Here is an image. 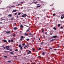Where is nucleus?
Listing matches in <instances>:
<instances>
[{
    "mask_svg": "<svg viewBox=\"0 0 64 64\" xmlns=\"http://www.w3.org/2000/svg\"><path fill=\"white\" fill-rule=\"evenodd\" d=\"M6 49L7 50H9L10 48H9V46H6Z\"/></svg>",
    "mask_w": 64,
    "mask_h": 64,
    "instance_id": "nucleus-1",
    "label": "nucleus"
},
{
    "mask_svg": "<svg viewBox=\"0 0 64 64\" xmlns=\"http://www.w3.org/2000/svg\"><path fill=\"white\" fill-rule=\"evenodd\" d=\"M19 47H20V48L21 49V50H22V47H23V46H21V45H20L19 46Z\"/></svg>",
    "mask_w": 64,
    "mask_h": 64,
    "instance_id": "nucleus-2",
    "label": "nucleus"
},
{
    "mask_svg": "<svg viewBox=\"0 0 64 64\" xmlns=\"http://www.w3.org/2000/svg\"><path fill=\"white\" fill-rule=\"evenodd\" d=\"M11 33L10 31H8L6 32V33L7 34H9V33Z\"/></svg>",
    "mask_w": 64,
    "mask_h": 64,
    "instance_id": "nucleus-3",
    "label": "nucleus"
},
{
    "mask_svg": "<svg viewBox=\"0 0 64 64\" xmlns=\"http://www.w3.org/2000/svg\"><path fill=\"white\" fill-rule=\"evenodd\" d=\"M27 16V15L26 14H24L23 15H22V17H25V16Z\"/></svg>",
    "mask_w": 64,
    "mask_h": 64,
    "instance_id": "nucleus-4",
    "label": "nucleus"
},
{
    "mask_svg": "<svg viewBox=\"0 0 64 64\" xmlns=\"http://www.w3.org/2000/svg\"><path fill=\"white\" fill-rule=\"evenodd\" d=\"M50 37H51V38H56V36H54L52 37L50 36Z\"/></svg>",
    "mask_w": 64,
    "mask_h": 64,
    "instance_id": "nucleus-5",
    "label": "nucleus"
},
{
    "mask_svg": "<svg viewBox=\"0 0 64 64\" xmlns=\"http://www.w3.org/2000/svg\"><path fill=\"white\" fill-rule=\"evenodd\" d=\"M17 10H13L12 12H16L17 11Z\"/></svg>",
    "mask_w": 64,
    "mask_h": 64,
    "instance_id": "nucleus-6",
    "label": "nucleus"
},
{
    "mask_svg": "<svg viewBox=\"0 0 64 64\" xmlns=\"http://www.w3.org/2000/svg\"><path fill=\"white\" fill-rule=\"evenodd\" d=\"M30 30V28H28L26 30V32H28V31Z\"/></svg>",
    "mask_w": 64,
    "mask_h": 64,
    "instance_id": "nucleus-7",
    "label": "nucleus"
},
{
    "mask_svg": "<svg viewBox=\"0 0 64 64\" xmlns=\"http://www.w3.org/2000/svg\"><path fill=\"white\" fill-rule=\"evenodd\" d=\"M24 35L26 36H28V34H27L26 33H25L24 34Z\"/></svg>",
    "mask_w": 64,
    "mask_h": 64,
    "instance_id": "nucleus-8",
    "label": "nucleus"
},
{
    "mask_svg": "<svg viewBox=\"0 0 64 64\" xmlns=\"http://www.w3.org/2000/svg\"><path fill=\"white\" fill-rule=\"evenodd\" d=\"M17 13H14L13 14V15L14 16H15V15H17Z\"/></svg>",
    "mask_w": 64,
    "mask_h": 64,
    "instance_id": "nucleus-9",
    "label": "nucleus"
},
{
    "mask_svg": "<svg viewBox=\"0 0 64 64\" xmlns=\"http://www.w3.org/2000/svg\"><path fill=\"white\" fill-rule=\"evenodd\" d=\"M4 42H6H6H7L6 40H4Z\"/></svg>",
    "mask_w": 64,
    "mask_h": 64,
    "instance_id": "nucleus-10",
    "label": "nucleus"
},
{
    "mask_svg": "<svg viewBox=\"0 0 64 64\" xmlns=\"http://www.w3.org/2000/svg\"><path fill=\"white\" fill-rule=\"evenodd\" d=\"M8 17H11L12 16V14H10L8 16Z\"/></svg>",
    "mask_w": 64,
    "mask_h": 64,
    "instance_id": "nucleus-11",
    "label": "nucleus"
},
{
    "mask_svg": "<svg viewBox=\"0 0 64 64\" xmlns=\"http://www.w3.org/2000/svg\"><path fill=\"white\" fill-rule=\"evenodd\" d=\"M29 34L30 35L32 36V34H31V33L29 32Z\"/></svg>",
    "mask_w": 64,
    "mask_h": 64,
    "instance_id": "nucleus-12",
    "label": "nucleus"
},
{
    "mask_svg": "<svg viewBox=\"0 0 64 64\" xmlns=\"http://www.w3.org/2000/svg\"><path fill=\"white\" fill-rule=\"evenodd\" d=\"M10 54H14V52H10Z\"/></svg>",
    "mask_w": 64,
    "mask_h": 64,
    "instance_id": "nucleus-13",
    "label": "nucleus"
},
{
    "mask_svg": "<svg viewBox=\"0 0 64 64\" xmlns=\"http://www.w3.org/2000/svg\"><path fill=\"white\" fill-rule=\"evenodd\" d=\"M53 29H54V30H56V28L55 27H54V28Z\"/></svg>",
    "mask_w": 64,
    "mask_h": 64,
    "instance_id": "nucleus-14",
    "label": "nucleus"
},
{
    "mask_svg": "<svg viewBox=\"0 0 64 64\" xmlns=\"http://www.w3.org/2000/svg\"><path fill=\"white\" fill-rule=\"evenodd\" d=\"M20 27L21 28H23V26H22V25H21Z\"/></svg>",
    "mask_w": 64,
    "mask_h": 64,
    "instance_id": "nucleus-15",
    "label": "nucleus"
},
{
    "mask_svg": "<svg viewBox=\"0 0 64 64\" xmlns=\"http://www.w3.org/2000/svg\"><path fill=\"white\" fill-rule=\"evenodd\" d=\"M8 62L9 63H11V62L10 61V60L8 61Z\"/></svg>",
    "mask_w": 64,
    "mask_h": 64,
    "instance_id": "nucleus-16",
    "label": "nucleus"
},
{
    "mask_svg": "<svg viewBox=\"0 0 64 64\" xmlns=\"http://www.w3.org/2000/svg\"><path fill=\"white\" fill-rule=\"evenodd\" d=\"M60 25H61L60 24H59L58 25V27H60Z\"/></svg>",
    "mask_w": 64,
    "mask_h": 64,
    "instance_id": "nucleus-17",
    "label": "nucleus"
},
{
    "mask_svg": "<svg viewBox=\"0 0 64 64\" xmlns=\"http://www.w3.org/2000/svg\"><path fill=\"white\" fill-rule=\"evenodd\" d=\"M14 30H16L17 29V28L16 27H15L14 28Z\"/></svg>",
    "mask_w": 64,
    "mask_h": 64,
    "instance_id": "nucleus-18",
    "label": "nucleus"
},
{
    "mask_svg": "<svg viewBox=\"0 0 64 64\" xmlns=\"http://www.w3.org/2000/svg\"><path fill=\"white\" fill-rule=\"evenodd\" d=\"M26 41H28L29 40V38H28L26 39Z\"/></svg>",
    "mask_w": 64,
    "mask_h": 64,
    "instance_id": "nucleus-19",
    "label": "nucleus"
},
{
    "mask_svg": "<svg viewBox=\"0 0 64 64\" xmlns=\"http://www.w3.org/2000/svg\"><path fill=\"white\" fill-rule=\"evenodd\" d=\"M4 58H7V56H4Z\"/></svg>",
    "mask_w": 64,
    "mask_h": 64,
    "instance_id": "nucleus-20",
    "label": "nucleus"
},
{
    "mask_svg": "<svg viewBox=\"0 0 64 64\" xmlns=\"http://www.w3.org/2000/svg\"><path fill=\"white\" fill-rule=\"evenodd\" d=\"M44 54H45V53H44V52H43L42 54V55H44Z\"/></svg>",
    "mask_w": 64,
    "mask_h": 64,
    "instance_id": "nucleus-21",
    "label": "nucleus"
},
{
    "mask_svg": "<svg viewBox=\"0 0 64 64\" xmlns=\"http://www.w3.org/2000/svg\"><path fill=\"white\" fill-rule=\"evenodd\" d=\"M21 38H24V36H22L21 37Z\"/></svg>",
    "mask_w": 64,
    "mask_h": 64,
    "instance_id": "nucleus-22",
    "label": "nucleus"
},
{
    "mask_svg": "<svg viewBox=\"0 0 64 64\" xmlns=\"http://www.w3.org/2000/svg\"><path fill=\"white\" fill-rule=\"evenodd\" d=\"M22 45H23V46H24L25 45V43H23L22 44Z\"/></svg>",
    "mask_w": 64,
    "mask_h": 64,
    "instance_id": "nucleus-23",
    "label": "nucleus"
},
{
    "mask_svg": "<svg viewBox=\"0 0 64 64\" xmlns=\"http://www.w3.org/2000/svg\"><path fill=\"white\" fill-rule=\"evenodd\" d=\"M53 16H55V15H56V14H53Z\"/></svg>",
    "mask_w": 64,
    "mask_h": 64,
    "instance_id": "nucleus-24",
    "label": "nucleus"
},
{
    "mask_svg": "<svg viewBox=\"0 0 64 64\" xmlns=\"http://www.w3.org/2000/svg\"><path fill=\"white\" fill-rule=\"evenodd\" d=\"M58 48H59V44H58L57 45Z\"/></svg>",
    "mask_w": 64,
    "mask_h": 64,
    "instance_id": "nucleus-25",
    "label": "nucleus"
},
{
    "mask_svg": "<svg viewBox=\"0 0 64 64\" xmlns=\"http://www.w3.org/2000/svg\"><path fill=\"white\" fill-rule=\"evenodd\" d=\"M38 50H41V48H38Z\"/></svg>",
    "mask_w": 64,
    "mask_h": 64,
    "instance_id": "nucleus-26",
    "label": "nucleus"
},
{
    "mask_svg": "<svg viewBox=\"0 0 64 64\" xmlns=\"http://www.w3.org/2000/svg\"><path fill=\"white\" fill-rule=\"evenodd\" d=\"M13 37H14V36H15V34H13L12 35Z\"/></svg>",
    "mask_w": 64,
    "mask_h": 64,
    "instance_id": "nucleus-27",
    "label": "nucleus"
},
{
    "mask_svg": "<svg viewBox=\"0 0 64 64\" xmlns=\"http://www.w3.org/2000/svg\"><path fill=\"white\" fill-rule=\"evenodd\" d=\"M61 18L62 19H63V18L62 16H61Z\"/></svg>",
    "mask_w": 64,
    "mask_h": 64,
    "instance_id": "nucleus-28",
    "label": "nucleus"
},
{
    "mask_svg": "<svg viewBox=\"0 0 64 64\" xmlns=\"http://www.w3.org/2000/svg\"><path fill=\"white\" fill-rule=\"evenodd\" d=\"M52 34H53V33H51L50 34V35H52Z\"/></svg>",
    "mask_w": 64,
    "mask_h": 64,
    "instance_id": "nucleus-29",
    "label": "nucleus"
},
{
    "mask_svg": "<svg viewBox=\"0 0 64 64\" xmlns=\"http://www.w3.org/2000/svg\"><path fill=\"white\" fill-rule=\"evenodd\" d=\"M27 46H25V47H24V49H25V48H26V47H27Z\"/></svg>",
    "mask_w": 64,
    "mask_h": 64,
    "instance_id": "nucleus-30",
    "label": "nucleus"
},
{
    "mask_svg": "<svg viewBox=\"0 0 64 64\" xmlns=\"http://www.w3.org/2000/svg\"><path fill=\"white\" fill-rule=\"evenodd\" d=\"M11 42H13L14 41H13V40H11Z\"/></svg>",
    "mask_w": 64,
    "mask_h": 64,
    "instance_id": "nucleus-31",
    "label": "nucleus"
},
{
    "mask_svg": "<svg viewBox=\"0 0 64 64\" xmlns=\"http://www.w3.org/2000/svg\"><path fill=\"white\" fill-rule=\"evenodd\" d=\"M20 14H21V13H19L18 14V15H20Z\"/></svg>",
    "mask_w": 64,
    "mask_h": 64,
    "instance_id": "nucleus-32",
    "label": "nucleus"
},
{
    "mask_svg": "<svg viewBox=\"0 0 64 64\" xmlns=\"http://www.w3.org/2000/svg\"><path fill=\"white\" fill-rule=\"evenodd\" d=\"M32 50H33L34 51V50H35V49L34 48H32Z\"/></svg>",
    "mask_w": 64,
    "mask_h": 64,
    "instance_id": "nucleus-33",
    "label": "nucleus"
},
{
    "mask_svg": "<svg viewBox=\"0 0 64 64\" xmlns=\"http://www.w3.org/2000/svg\"><path fill=\"white\" fill-rule=\"evenodd\" d=\"M19 18V17L18 16V15H17L16 16V18Z\"/></svg>",
    "mask_w": 64,
    "mask_h": 64,
    "instance_id": "nucleus-34",
    "label": "nucleus"
},
{
    "mask_svg": "<svg viewBox=\"0 0 64 64\" xmlns=\"http://www.w3.org/2000/svg\"><path fill=\"white\" fill-rule=\"evenodd\" d=\"M40 6H37V8H38V7H40Z\"/></svg>",
    "mask_w": 64,
    "mask_h": 64,
    "instance_id": "nucleus-35",
    "label": "nucleus"
},
{
    "mask_svg": "<svg viewBox=\"0 0 64 64\" xmlns=\"http://www.w3.org/2000/svg\"><path fill=\"white\" fill-rule=\"evenodd\" d=\"M8 42H11V40H8Z\"/></svg>",
    "mask_w": 64,
    "mask_h": 64,
    "instance_id": "nucleus-36",
    "label": "nucleus"
},
{
    "mask_svg": "<svg viewBox=\"0 0 64 64\" xmlns=\"http://www.w3.org/2000/svg\"><path fill=\"white\" fill-rule=\"evenodd\" d=\"M15 7V6H11L12 7Z\"/></svg>",
    "mask_w": 64,
    "mask_h": 64,
    "instance_id": "nucleus-37",
    "label": "nucleus"
},
{
    "mask_svg": "<svg viewBox=\"0 0 64 64\" xmlns=\"http://www.w3.org/2000/svg\"><path fill=\"white\" fill-rule=\"evenodd\" d=\"M61 29H63V26H62L60 27Z\"/></svg>",
    "mask_w": 64,
    "mask_h": 64,
    "instance_id": "nucleus-38",
    "label": "nucleus"
},
{
    "mask_svg": "<svg viewBox=\"0 0 64 64\" xmlns=\"http://www.w3.org/2000/svg\"><path fill=\"white\" fill-rule=\"evenodd\" d=\"M37 2H34V4H36V3H37Z\"/></svg>",
    "mask_w": 64,
    "mask_h": 64,
    "instance_id": "nucleus-39",
    "label": "nucleus"
},
{
    "mask_svg": "<svg viewBox=\"0 0 64 64\" xmlns=\"http://www.w3.org/2000/svg\"><path fill=\"white\" fill-rule=\"evenodd\" d=\"M44 30H43L42 31V32H44Z\"/></svg>",
    "mask_w": 64,
    "mask_h": 64,
    "instance_id": "nucleus-40",
    "label": "nucleus"
},
{
    "mask_svg": "<svg viewBox=\"0 0 64 64\" xmlns=\"http://www.w3.org/2000/svg\"><path fill=\"white\" fill-rule=\"evenodd\" d=\"M10 51H12V50L11 49L10 50Z\"/></svg>",
    "mask_w": 64,
    "mask_h": 64,
    "instance_id": "nucleus-41",
    "label": "nucleus"
},
{
    "mask_svg": "<svg viewBox=\"0 0 64 64\" xmlns=\"http://www.w3.org/2000/svg\"><path fill=\"white\" fill-rule=\"evenodd\" d=\"M53 40H54L52 39V40H51V41H53Z\"/></svg>",
    "mask_w": 64,
    "mask_h": 64,
    "instance_id": "nucleus-42",
    "label": "nucleus"
},
{
    "mask_svg": "<svg viewBox=\"0 0 64 64\" xmlns=\"http://www.w3.org/2000/svg\"><path fill=\"white\" fill-rule=\"evenodd\" d=\"M29 44H27L26 46L27 47H28V46H29Z\"/></svg>",
    "mask_w": 64,
    "mask_h": 64,
    "instance_id": "nucleus-43",
    "label": "nucleus"
},
{
    "mask_svg": "<svg viewBox=\"0 0 64 64\" xmlns=\"http://www.w3.org/2000/svg\"><path fill=\"white\" fill-rule=\"evenodd\" d=\"M23 39L22 38H21V39H20V40H22Z\"/></svg>",
    "mask_w": 64,
    "mask_h": 64,
    "instance_id": "nucleus-44",
    "label": "nucleus"
},
{
    "mask_svg": "<svg viewBox=\"0 0 64 64\" xmlns=\"http://www.w3.org/2000/svg\"><path fill=\"white\" fill-rule=\"evenodd\" d=\"M4 48L5 49H6V47H4Z\"/></svg>",
    "mask_w": 64,
    "mask_h": 64,
    "instance_id": "nucleus-45",
    "label": "nucleus"
},
{
    "mask_svg": "<svg viewBox=\"0 0 64 64\" xmlns=\"http://www.w3.org/2000/svg\"><path fill=\"white\" fill-rule=\"evenodd\" d=\"M15 51H18V50L16 49L15 50Z\"/></svg>",
    "mask_w": 64,
    "mask_h": 64,
    "instance_id": "nucleus-46",
    "label": "nucleus"
},
{
    "mask_svg": "<svg viewBox=\"0 0 64 64\" xmlns=\"http://www.w3.org/2000/svg\"><path fill=\"white\" fill-rule=\"evenodd\" d=\"M29 53H31V51H29Z\"/></svg>",
    "mask_w": 64,
    "mask_h": 64,
    "instance_id": "nucleus-47",
    "label": "nucleus"
},
{
    "mask_svg": "<svg viewBox=\"0 0 64 64\" xmlns=\"http://www.w3.org/2000/svg\"><path fill=\"white\" fill-rule=\"evenodd\" d=\"M62 16H64V14H62Z\"/></svg>",
    "mask_w": 64,
    "mask_h": 64,
    "instance_id": "nucleus-48",
    "label": "nucleus"
},
{
    "mask_svg": "<svg viewBox=\"0 0 64 64\" xmlns=\"http://www.w3.org/2000/svg\"><path fill=\"white\" fill-rule=\"evenodd\" d=\"M14 57H17V56H14Z\"/></svg>",
    "mask_w": 64,
    "mask_h": 64,
    "instance_id": "nucleus-49",
    "label": "nucleus"
},
{
    "mask_svg": "<svg viewBox=\"0 0 64 64\" xmlns=\"http://www.w3.org/2000/svg\"><path fill=\"white\" fill-rule=\"evenodd\" d=\"M5 20V19H2V20Z\"/></svg>",
    "mask_w": 64,
    "mask_h": 64,
    "instance_id": "nucleus-50",
    "label": "nucleus"
},
{
    "mask_svg": "<svg viewBox=\"0 0 64 64\" xmlns=\"http://www.w3.org/2000/svg\"><path fill=\"white\" fill-rule=\"evenodd\" d=\"M27 54H29V52H28L27 53Z\"/></svg>",
    "mask_w": 64,
    "mask_h": 64,
    "instance_id": "nucleus-51",
    "label": "nucleus"
},
{
    "mask_svg": "<svg viewBox=\"0 0 64 64\" xmlns=\"http://www.w3.org/2000/svg\"><path fill=\"white\" fill-rule=\"evenodd\" d=\"M38 2H39V3H40V0H38Z\"/></svg>",
    "mask_w": 64,
    "mask_h": 64,
    "instance_id": "nucleus-52",
    "label": "nucleus"
},
{
    "mask_svg": "<svg viewBox=\"0 0 64 64\" xmlns=\"http://www.w3.org/2000/svg\"><path fill=\"white\" fill-rule=\"evenodd\" d=\"M47 32H46L45 33V34H47Z\"/></svg>",
    "mask_w": 64,
    "mask_h": 64,
    "instance_id": "nucleus-53",
    "label": "nucleus"
},
{
    "mask_svg": "<svg viewBox=\"0 0 64 64\" xmlns=\"http://www.w3.org/2000/svg\"><path fill=\"white\" fill-rule=\"evenodd\" d=\"M8 51H4V52H8Z\"/></svg>",
    "mask_w": 64,
    "mask_h": 64,
    "instance_id": "nucleus-54",
    "label": "nucleus"
},
{
    "mask_svg": "<svg viewBox=\"0 0 64 64\" xmlns=\"http://www.w3.org/2000/svg\"><path fill=\"white\" fill-rule=\"evenodd\" d=\"M43 42H42L40 43L41 44H43Z\"/></svg>",
    "mask_w": 64,
    "mask_h": 64,
    "instance_id": "nucleus-55",
    "label": "nucleus"
},
{
    "mask_svg": "<svg viewBox=\"0 0 64 64\" xmlns=\"http://www.w3.org/2000/svg\"><path fill=\"white\" fill-rule=\"evenodd\" d=\"M54 50L55 51H56V49H54Z\"/></svg>",
    "mask_w": 64,
    "mask_h": 64,
    "instance_id": "nucleus-56",
    "label": "nucleus"
},
{
    "mask_svg": "<svg viewBox=\"0 0 64 64\" xmlns=\"http://www.w3.org/2000/svg\"><path fill=\"white\" fill-rule=\"evenodd\" d=\"M18 6H19L20 5V4H18Z\"/></svg>",
    "mask_w": 64,
    "mask_h": 64,
    "instance_id": "nucleus-57",
    "label": "nucleus"
},
{
    "mask_svg": "<svg viewBox=\"0 0 64 64\" xmlns=\"http://www.w3.org/2000/svg\"><path fill=\"white\" fill-rule=\"evenodd\" d=\"M20 33H21V32H22L21 31H20Z\"/></svg>",
    "mask_w": 64,
    "mask_h": 64,
    "instance_id": "nucleus-58",
    "label": "nucleus"
},
{
    "mask_svg": "<svg viewBox=\"0 0 64 64\" xmlns=\"http://www.w3.org/2000/svg\"><path fill=\"white\" fill-rule=\"evenodd\" d=\"M2 22H0V24H2Z\"/></svg>",
    "mask_w": 64,
    "mask_h": 64,
    "instance_id": "nucleus-59",
    "label": "nucleus"
},
{
    "mask_svg": "<svg viewBox=\"0 0 64 64\" xmlns=\"http://www.w3.org/2000/svg\"><path fill=\"white\" fill-rule=\"evenodd\" d=\"M14 25H16V23H14Z\"/></svg>",
    "mask_w": 64,
    "mask_h": 64,
    "instance_id": "nucleus-60",
    "label": "nucleus"
},
{
    "mask_svg": "<svg viewBox=\"0 0 64 64\" xmlns=\"http://www.w3.org/2000/svg\"><path fill=\"white\" fill-rule=\"evenodd\" d=\"M38 40H40V38H38Z\"/></svg>",
    "mask_w": 64,
    "mask_h": 64,
    "instance_id": "nucleus-61",
    "label": "nucleus"
},
{
    "mask_svg": "<svg viewBox=\"0 0 64 64\" xmlns=\"http://www.w3.org/2000/svg\"><path fill=\"white\" fill-rule=\"evenodd\" d=\"M13 18H12L11 19V20H13Z\"/></svg>",
    "mask_w": 64,
    "mask_h": 64,
    "instance_id": "nucleus-62",
    "label": "nucleus"
},
{
    "mask_svg": "<svg viewBox=\"0 0 64 64\" xmlns=\"http://www.w3.org/2000/svg\"><path fill=\"white\" fill-rule=\"evenodd\" d=\"M50 49H52V48H50Z\"/></svg>",
    "mask_w": 64,
    "mask_h": 64,
    "instance_id": "nucleus-63",
    "label": "nucleus"
},
{
    "mask_svg": "<svg viewBox=\"0 0 64 64\" xmlns=\"http://www.w3.org/2000/svg\"><path fill=\"white\" fill-rule=\"evenodd\" d=\"M4 46H2V47H4Z\"/></svg>",
    "mask_w": 64,
    "mask_h": 64,
    "instance_id": "nucleus-64",
    "label": "nucleus"
}]
</instances>
